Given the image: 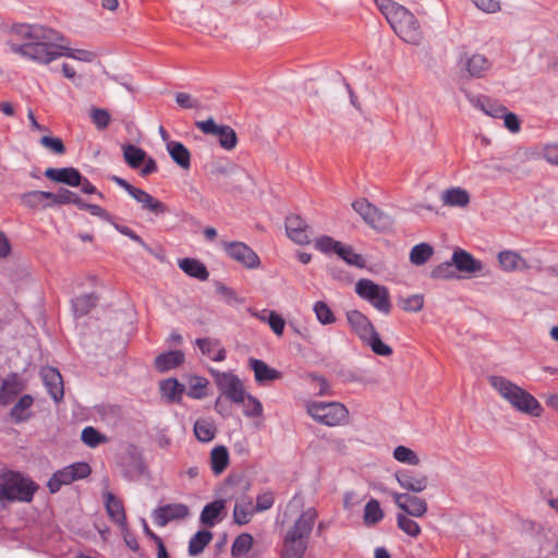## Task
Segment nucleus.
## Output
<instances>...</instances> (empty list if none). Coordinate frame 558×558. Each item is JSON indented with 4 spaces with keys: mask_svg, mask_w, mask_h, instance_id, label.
Wrapping results in <instances>:
<instances>
[{
    "mask_svg": "<svg viewBox=\"0 0 558 558\" xmlns=\"http://www.w3.org/2000/svg\"><path fill=\"white\" fill-rule=\"evenodd\" d=\"M97 303V298L93 293L80 295L72 301L73 310L76 315L87 314Z\"/></svg>",
    "mask_w": 558,
    "mask_h": 558,
    "instance_id": "48",
    "label": "nucleus"
},
{
    "mask_svg": "<svg viewBox=\"0 0 558 558\" xmlns=\"http://www.w3.org/2000/svg\"><path fill=\"white\" fill-rule=\"evenodd\" d=\"M457 66L461 78L471 80L484 77L489 71L492 63L482 53L463 50L459 52Z\"/></svg>",
    "mask_w": 558,
    "mask_h": 558,
    "instance_id": "8",
    "label": "nucleus"
},
{
    "mask_svg": "<svg viewBox=\"0 0 558 558\" xmlns=\"http://www.w3.org/2000/svg\"><path fill=\"white\" fill-rule=\"evenodd\" d=\"M384 518L378 500L371 499L364 507L363 520L366 525H375Z\"/></svg>",
    "mask_w": 558,
    "mask_h": 558,
    "instance_id": "44",
    "label": "nucleus"
},
{
    "mask_svg": "<svg viewBox=\"0 0 558 558\" xmlns=\"http://www.w3.org/2000/svg\"><path fill=\"white\" fill-rule=\"evenodd\" d=\"M40 144L45 148L51 150L52 153H54L57 155H62L65 151L63 142L58 137H52V136H47V135L43 136L40 138Z\"/></svg>",
    "mask_w": 558,
    "mask_h": 558,
    "instance_id": "61",
    "label": "nucleus"
},
{
    "mask_svg": "<svg viewBox=\"0 0 558 558\" xmlns=\"http://www.w3.org/2000/svg\"><path fill=\"white\" fill-rule=\"evenodd\" d=\"M316 519L317 512L314 508H308L300 514L283 537L281 558H302L304 556L307 549V539Z\"/></svg>",
    "mask_w": 558,
    "mask_h": 558,
    "instance_id": "1",
    "label": "nucleus"
},
{
    "mask_svg": "<svg viewBox=\"0 0 558 558\" xmlns=\"http://www.w3.org/2000/svg\"><path fill=\"white\" fill-rule=\"evenodd\" d=\"M275 497L271 492H265L259 494L256 499V506L254 507L256 512H263L272 507Z\"/></svg>",
    "mask_w": 558,
    "mask_h": 558,
    "instance_id": "63",
    "label": "nucleus"
},
{
    "mask_svg": "<svg viewBox=\"0 0 558 558\" xmlns=\"http://www.w3.org/2000/svg\"><path fill=\"white\" fill-rule=\"evenodd\" d=\"M60 57H69L83 62H93L96 53L84 49H72L60 45Z\"/></svg>",
    "mask_w": 558,
    "mask_h": 558,
    "instance_id": "52",
    "label": "nucleus"
},
{
    "mask_svg": "<svg viewBox=\"0 0 558 558\" xmlns=\"http://www.w3.org/2000/svg\"><path fill=\"white\" fill-rule=\"evenodd\" d=\"M452 266H454L452 264V259L450 262H445V263L439 264L432 270V274H430L432 278H434V279L454 278L456 275L452 271Z\"/></svg>",
    "mask_w": 558,
    "mask_h": 558,
    "instance_id": "60",
    "label": "nucleus"
},
{
    "mask_svg": "<svg viewBox=\"0 0 558 558\" xmlns=\"http://www.w3.org/2000/svg\"><path fill=\"white\" fill-rule=\"evenodd\" d=\"M543 158L550 165L558 166V144H547L542 150Z\"/></svg>",
    "mask_w": 558,
    "mask_h": 558,
    "instance_id": "64",
    "label": "nucleus"
},
{
    "mask_svg": "<svg viewBox=\"0 0 558 558\" xmlns=\"http://www.w3.org/2000/svg\"><path fill=\"white\" fill-rule=\"evenodd\" d=\"M391 496L397 507L403 511L402 513L414 518H422L427 513V502L417 496L396 492L391 493Z\"/></svg>",
    "mask_w": 558,
    "mask_h": 558,
    "instance_id": "15",
    "label": "nucleus"
},
{
    "mask_svg": "<svg viewBox=\"0 0 558 558\" xmlns=\"http://www.w3.org/2000/svg\"><path fill=\"white\" fill-rule=\"evenodd\" d=\"M253 545V537L250 534L243 533L239 535L231 547L232 556H243L250 551Z\"/></svg>",
    "mask_w": 558,
    "mask_h": 558,
    "instance_id": "54",
    "label": "nucleus"
},
{
    "mask_svg": "<svg viewBox=\"0 0 558 558\" xmlns=\"http://www.w3.org/2000/svg\"><path fill=\"white\" fill-rule=\"evenodd\" d=\"M487 380L490 387L509 404L513 401L515 395L522 389L520 386L504 376L492 375L488 376Z\"/></svg>",
    "mask_w": 558,
    "mask_h": 558,
    "instance_id": "24",
    "label": "nucleus"
},
{
    "mask_svg": "<svg viewBox=\"0 0 558 558\" xmlns=\"http://www.w3.org/2000/svg\"><path fill=\"white\" fill-rule=\"evenodd\" d=\"M194 434L202 442H208L215 438V424L207 418H199L194 424Z\"/></svg>",
    "mask_w": 558,
    "mask_h": 558,
    "instance_id": "41",
    "label": "nucleus"
},
{
    "mask_svg": "<svg viewBox=\"0 0 558 558\" xmlns=\"http://www.w3.org/2000/svg\"><path fill=\"white\" fill-rule=\"evenodd\" d=\"M225 509L223 500H215L213 502L207 504L202 513H201V522L207 526H214L222 510Z\"/></svg>",
    "mask_w": 558,
    "mask_h": 558,
    "instance_id": "38",
    "label": "nucleus"
},
{
    "mask_svg": "<svg viewBox=\"0 0 558 558\" xmlns=\"http://www.w3.org/2000/svg\"><path fill=\"white\" fill-rule=\"evenodd\" d=\"M397 525L403 533L413 538L420 536L422 532L420 524L405 513L397 514Z\"/></svg>",
    "mask_w": 558,
    "mask_h": 558,
    "instance_id": "45",
    "label": "nucleus"
},
{
    "mask_svg": "<svg viewBox=\"0 0 558 558\" xmlns=\"http://www.w3.org/2000/svg\"><path fill=\"white\" fill-rule=\"evenodd\" d=\"M25 389L24 383L16 374H12L2 380L0 387V403L7 405Z\"/></svg>",
    "mask_w": 558,
    "mask_h": 558,
    "instance_id": "26",
    "label": "nucleus"
},
{
    "mask_svg": "<svg viewBox=\"0 0 558 558\" xmlns=\"http://www.w3.org/2000/svg\"><path fill=\"white\" fill-rule=\"evenodd\" d=\"M145 471V463L140 456L130 454L125 458V461L123 462V473L128 480H138Z\"/></svg>",
    "mask_w": 558,
    "mask_h": 558,
    "instance_id": "35",
    "label": "nucleus"
},
{
    "mask_svg": "<svg viewBox=\"0 0 558 558\" xmlns=\"http://www.w3.org/2000/svg\"><path fill=\"white\" fill-rule=\"evenodd\" d=\"M347 319L359 339L369 347L373 353L379 356H390L392 354L391 347L383 342L378 331L366 315L357 310H351L347 313Z\"/></svg>",
    "mask_w": 558,
    "mask_h": 558,
    "instance_id": "3",
    "label": "nucleus"
},
{
    "mask_svg": "<svg viewBox=\"0 0 558 558\" xmlns=\"http://www.w3.org/2000/svg\"><path fill=\"white\" fill-rule=\"evenodd\" d=\"M160 392L170 402H178L184 392V386L175 378L165 379L160 383Z\"/></svg>",
    "mask_w": 558,
    "mask_h": 558,
    "instance_id": "37",
    "label": "nucleus"
},
{
    "mask_svg": "<svg viewBox=\"0 0 558 558\" xmlns=\"http://www.w3.org/2000/svg\"><path fill=\"white\" fill-rule=\"evenodd\" d=\"M434 254V248L427 243H420L412 247L410 252V262L413 265L421 266L429 260Z\"/></svg>",
    "mask_w": 558,
    "mask_h": 558,
    "instance_id": "43",
    "label": "nucleus"
},
{
    "mask_svg": "<svg viewBox=\"0 0 558 558\" xmlns=\"http://www.w3.org/2000/svg\"><path fill=\"white\" fill-rule=\"evenodd\" d=\"M40 375L51 398L59 402L64 395L63 380L59 371L54 367L46 366L40 371Z\"/></svg>",
    "mask_w": 558,
    "mask_h": 558,
    "instance_id": "20",
    "label": "nucleus"
},
{
    "mask_svg": "<svg viewBox=\"0 0 558 558\" xmlns=\"http://www.w3.org/2000/svg\"><path fill=\"white\" fill-rule=\"evenodd\" d=\"M375 3L396 35L409 34L420 29L417 19L405 7L393 0H375Z\"/></svg>",
    "mask_w": 558,
    "mask_h": 558,
    "instance_id": "4",
    "label": "nucleus"
},
{
    "mask_svg": "<svg viewBox=\"0 0 558 558\" xmlns=\"http://www.w3.org/2000/svg\"><path fill=\"white\" fill-rule=\"evenodd\" d=\"M286 231L288 236L299 245L308 244L313 234L310 226L295 215L287 217Z\"/></svg>",
    "mask_w": 558,
    "mask_h": 558,
    "instance_id": "16",
    "label": "nucleus"
},
{
    "mask_svg": "<svg viewBox=\"0 0 558 558\" xmlns=\"http://www.w3.org/2000/svg\"><path fill=\"white\" fill-rule=\"evenodd\" d=\"M210 174L213 179L226 190L238 189V183L246 177L243 171L230 163L215 165L210 170Z\"/></svg>",
    "mask_w": 558,
    "mask_h": 558,
    "instance_id": "14",
    "label": "nucleus"
},
{
    "mask_svg": "<svg viewBox=\"0 0 558 558\" xmlns=\"http://www.w3.org/2000/svg\"><path fill=\"white\" fill-rule=\"evenodd\" d=\"M195 125L203 133L215 135L223 149L232 150L235 148L238 144V136L231 126L217 124L213 118L205 121H197Z\"/></svg>",
    "mask_w": 558,
    "mask_h": 558,
    "instance_id": "11",
    "label": "nucleus"
},
{
    "mask_svg": "<svg viewBox=\"0 0 558 558\" xmlns=\"http://www.w3.org/2000/svg\"><path fill=\"white\" fill-rule=\"evenodd\" d=\"M315 247L324 254L337 253L340 248V241L332 239L329 235H322L315 240Z\"/></svg>",
    "mask_w": 558,
    "mask_h": 558,
    "instance_id": "56",
    "label": "nucleus"
},
{
    "mask_svg": "<svg viewBox=\"0 0 558 558\" xmlns=\"http://www.w3.org/2000/svg\"><path fill=\"white\" fill-rule=\"evenodd\" d=\"M267 324L276 336L281 337L283 335L286 322L277 312L271 311L270 315L267 316Z\"/></svg>",
    "mask_w": 558,
    "mask_h": 558,
    "instance_id": "62",
    "label": "nucleus"
},
{
    "mask_svg": "<svg viewBox=\"0 0 558 558\" xmlns=\"http://www.w3.org/2000/svg\"><path fill=\"white\" fill-rule=\"evenodd\" d=\"M213 534L209 531H198L189 543V554L196 556L210 543Z\"/></svg>",
    "mask_w": 558,
    "mask_h": 558,
    "instance_id": "46",
    "label": "nucleus"
},
{
    "mask_svg": "<svg viewBox=\"0 0 558 558\" xmlns=\"http://www.w3.org/2000/svg\"><path fill=\"white\" fill-rule=\"evenodd\" d=\"M12 33H14L15 35H23V36H27V35H51L52 33H54L52 29L44 26V25H39V24H17V25H14L11 29Z\"/></svg>",
    "mask_w": 558,
    "mask_h": 558,
    "instance_id": "49",
    "label": "nucleus"
},
{
    "mask_svg": "<svg viewBox=\"0 0 558 558\" xmlns=\"http://www.w3.org/2000/svg\"><path fill=\"white\" fill-rule=\"evenodd\" d=\"M44 174L47 179L56 183H63L72 187L80 186L82 182L80 171L73 167L48 168Z\"/></svg>",
    "mask_w": 558,
    "mask_h": 558,
    "instance_id": "22",
    "label": "nucleus"
},
{
    "mask_svg": "<svg viewBox=\"0 0 558 558\" xmlns=\"http://www.w3.org/2000/svg\"><path fill=\"white\" fill-rule=\"evenodd\" d=\"M440 199L445 206L465 207L470 203L469 193L462 187H451L445 190Z\"/></svg>",
    "mask_w": 558,
    "mask_h": 558,
    "instance_id": "32",
    "label": "nucleus"
},
{
    "mask_svg": "<svg viewBox=\"0 0 558 558\" xmlns=\"http://www.w3.org/2000/svg\"><path fill=\"white\" fill-rule=\"evenodd\" d=\"M395 476L398 484L408 492L418 494L428 486V477L423 473L403 470L398 471Z\"/></svg>",
    "mask_w": 558,
    "mask_h": 558,
    "instance_id": "19",
    "label": "nucleus"
},
{
    "mask_svg": "<svg viewBox=\"0 0 558 558\" xmlns=\"http://www.w3.org/2000/svg\"><path fill=\"white\" fill-rule=\"evenodd\" d=\"M105 497V506L108 515L119 526L125 527L126 525V517L124 512V507L121 500H119L112 493L106 492L104 493Z\"/></svg>",
    "mask_w": 558,
    "mask_h": 558,
    "instance_id": "29",
    "label": "nucleus"
},
{
    "mask_svg": "<svg viewBox=\"0 0 558 558\" xmlns=\"http://www.w3.org/2000/svg\"><path fill=\"white\" fill-rule=\"evenodd\" d=\"M223 250L230 258L238 262L245 268L256 269L260 265L258 255L243 242H225Z\"/></svg>",
    "mask_w": 558,
    "mask_h": 558,
    "instance_id": "13",
    "label": "nucleus"
},
{
    "mask_svg": "<svg viewBox=\"0 0 558 558\" xmlns=\"http://www.w3.org/2000/svg\"><path fill=\"white\" fill-rule=\"evenodd\" d=\"M131 197L141 205L142 210L148 211L155 216H162L169 213V208L165 203L142 189L137 187L135 192L132 193Z\"/></svg>",
    "mask_w": 558,
    "mask_h": 558,
    "instance_id": "23",
    "label": "nucleus"
},
{
    "mask_svg": "<svg viewBox=\"0 0 558 558\" xmlns=\"http://www.w3.org/2000/svg\"><path fill=\"white\" fill-rule=\"evenodd\" d=\"M510 405L515 411L533 417H539L543 413V407L538 400L523 388L515 395Z\"/></svg>",
    "mask_w": 558,
    "mask_h": 558,
    "instance_id": "18",
    "label": "nucleus"
},
{
    "mask_svg": "<svg viewBox=\"0 0 558 558\" xmlns=\"http://www.w3.org/2000/svg\"><path fill=\"white\" fill-rule=\"evenodd\" d=\"M82 440L89 447H96L99 444L104 442L106 440V437L102 436L94 427L88 426L82 430Z\"/></svg>",
    "mask_w": 558,
    "mask_h": 558,
    "instance_id": "59",
    "label": "nucleus"
},
{
    "mask_svg": "<svg viewBox=\"0 0 558 558\" xmlns=\"http://www.w3.org/2000/svg\"><path fill=\"white\" fill-rule=\"evenodd\" d=\"M392 456L398 462L403 464L416 466L421 463L418 454L411 448L402 445L395 448Z\"/></svg>",
    "mask_w": 558,
    "mask_h": 558,
    "instance_id": "47",
    "label": "nucleus"
},
{
    "mask_svg": "<svg viewBox=\"0 0 558 558\" xmlns=\"http://www.w3.org/2000/svg\"><path fill=\"white\" fill-rule=\"evenodd\" d=\"M184 362V354L182 351H169L161 353L155 359V367L158 372H168L174 367H178Z\"/></svg>",
    "mask_w": 558,
    "mask_h": 558,
    "instance_id": "31",
    "label": "nucleus"
},
{
    "mask_svg": "<svg viewBox=\"0 0 558 558\" xmlns=\"http://www.w3.org/2000/svg\"><path fill=\"white\" fill-rule=\"evenodd\" d=\"M34 399L31 395L22 396L10 411V416L15 423L27 421L31 417V408Z\"/></svg>",
    "mask_w": 558,
    "mask_h": 558,
    "instance_id": "36",
    "label": "nucleus"
},
{
    "mask_svg": "<svg viewBox=\"0 0 558 558\" xmlns=\"http://www.w3.org/2000/svg\"><path fill=\"white\" fill-rule=\"evenodd\" d=\"M229 464V453L225 446L215 447L210 452V465L215 474H221Z\"/></svg>",
    "mask_w": 558,
    "mask_h": 558,
    "instance_id": "39",
    "label": "nucleus"
},
{
    "mask_svg": "<svg viewBox=\"0 0 558 558\" xmlns=\"http://www.w3.org/2000/svg\"><path fill=\"white\" fill-rule=\"evenodd\" d=\"M336 254L350 266L356 268H364L366 266L364 257L355 253L352 246L342 242Z\"/></svg>",
    "mask_w": 558,
    "mask_h": 558,
    "instance_id": "40",
    "label": "nucleus"
},
{
    "mask_svg": "<svg viewBox=\"0 0 558 558\" xmlns=\"http://www.w3.org/2000/svg\"><path fill=\"white\" fill-rule=\"evenodd\" d=\"M146 151L135 145L123 146V157L125 162L133 169H137L146 159Z\"/></svg>",
    "mask_w": 558,
    "mask_h": 558,
    "instance_id": "42",
    "label": "nucleus"
},
{
    "mask_svg": "<svg viewBox=\"0 0 558 558\" xmlns=\"http://www.w3.org/2000/svg\"><path fill=\"white\" fill-rule=\"evenodd\" d=\"M452 264L457 270L466 274L474 275L481 272L484 269V265L481 260L474 258L469 252L457 248L452 254Z\"/></svg>",
    "mask_w": 558,
    "mask_h": 558,
    "instance_id": "21",
    "label": "nucleus"
},
{
    "mask_svg": "<svg viewBox=\"0 0 558 558\" xmlns=\"http://www.w3.org/2000/svg\"><path fill=\"white\" fill-rule=\"evenodd\" d=\"M248 364H250V367L253 369L255 380L258 384L274 381L281 377L280 372L270 367L268 364H266L262 360L251 357L248 360Z\"/></svg>",
    "mask_w": 558,
    "mask_h": 558,
    "instance_id": "28",
    "label": "nucleus"
},
{
    "mask_svg": "<svg viewBox=\"0 0 558 558\" xmlns=\"http://www.w3.org/2000/svg\"><path fill=\"white\" fill-rule=\"evenodd\" d=\"M254 512L255 509L253 508L251 501H248L246 505L235 504L233 510V518L235 523L240 525L246 524L251 520Z\"/></svg>",
    "mask_w": 558,
    "mask_h": 558,
    "instance_id": "55",
    "label": "nucleus"
},
{
    "mask_svg": "<svg viewBox=\"0 0 558 558\" xmlns=\"http://www.w3.org/2000/svg\"><path fill=\"white\" fill-rule=\"evenodd\" d=\"M22 45L11 44V49L24 58L47 64L60 57V45L41 40V37H28Z\"/></svg>",
    "mask_w": 558,
    "mask_h": 558,
    "instance_id": "5",
    "label": "nucleus"
},
{
    "mask_svg": "<svg viewBox=\"0 0 558 558\" xmlns=\"http://www.w3.org/2000/svg\"><path fill=\"white\" fill-rule=\"evenodd\" d=\"M23 206L29 209H47L53 207L52 192L29 191L20 196Z\"/></svg>",
    "mask_w": 558,
    "mask_h": 558,
    "instance_id": "25",
    "label": "nucleus"
},
{
    "mask_svg": "<svg viewBox=\"0 0 558 558\" xmlns=\"http://www.w3.org/2000/svg\"><path fill=\"white\" fill-rule=\"evenodd\" d=\"M400 305L405 312L416 313L424 306V298L422 294H413L400 300Z\"/></svg>",
    "mask_w": 558,
    "mask_h": 558,
    "instance_id": "58",
    "label": "nucleus"
},
{
    "mask_svg": "<svg viewBox=\"0 0 558 558\" xmlns=\"http://www.w3.org/2000/svg\"><path fill=\"white\" fill-rule=\"evenodd\" d=\"M244 407V415L247 417H262L263 415V405L259 400L255 397L248 395L244 396V401L242 402Z\"/></svg>",
    "mask_w": 558,
    "mask_h": 558,
    "instance_id": "57",
    "label": "nucleus"
},
{
    "mask_svg": "<svg viewBox=\"0 0 558 558\" xmlns=\"http://www.w3.org/2000/svg\"><path fill=\"white\" fill-rule=\"evenodd\" d=\"M90 466L85 462H75L53 473L48 481L50 493H57L63 485L83 480L90 474Z\"/></svg>",
    "mask_w": 558,
    "mask_h": 558,
    "instance_id": "9",
    "label": "nucleus"
},
{
    "mask_svg": "<svg viewBox=\"0 0 558 558\" xmlns=\"http://www.w3.org/2000/svg\"><path fill=\"white\" fill-rule=\"evenodd\" d=\"M313 311L316 315L317 320L323 325H330L336 322V316L328 304L324 301H317Z\"/></svg>",
    "mask_w": 558,
    "mask_h": 558,
    "instance_id": "51",
    "label": "nucleus"
},
{
    "mask_svg": "<svg viewBox=\"0 0 558 558\" xmlns=\"http://www.w3.org/2000/svg\"><path fill=\"white\" fill-rule=\"evenodd\" d=\"M355 293L384 314H388L391 310L388 289L371 279H360L355 283Z\"/></svg>",
    "mask_w": 558,
    "mask_h": 558,
    "instance_id": "7",
    "label": "nucleus"
},
{
    "mask_svg": "<svg viewBox=\"0 0 558 558\" xmlns=\"http://www.w3.org/2000/svg\"><path fill=\"white\" fill-rule=\"evenodd\" d=\"M180 269L187 276L205 281L209 277V272L205 265L194 258H182L178 263Z\"/></svg>",
    "mask_w": 558,
    "mask_h": 558,
    "instance_id": "33",
    "label": "nucleus"
},
{
    "mask_svg": "<svg viewBox=\"0 0 558 558\" xmlns=\"http://www.w3.org/2000/svg\"><path fill=\"white\" fill-rule=\"evenodd\" d=\"M497 258L500 267L505 271L527 270L530 268L527 262L514 251H501Z\"/></svg>",
    "mask_w": 558,
    "mask_h": 558,
    "instance_id": "27",
    "label": "nucleus"
},
{
    "mask_svg": "<svg viewBox=\"0 0 558 558\" xmlns=\"http://www.w3.org/2000/svg\"><path fill=\"white\" fill-rule=\"evenodd\" d=\"M470 102L482 110L485 114L493 117V118H499L501 114L505 113L506 107L497 101H493L489 98L486 97H469Z\"/></svg>",
    "mask_w": 558,
    "mask_h": 558,
    "instance_id": "34",
    "label": "nucleus"
},
{
    "mask_svg": "<svg viewBox=\"0 0 558 558\" xmlns=\"http://www.w3.org/2000/svg\"><path fill=\"white\" fill-rule=\"evenodd\" d=\"M189 513L190 511L187 506L183 504H169L155 509L153 512V519L158 526H165L172 520L186 518Z\"/></svg>",
    "mask_w": 558,
    "mask_h": 558,
    "instance_id": "17",
    "label": "nucleus"
},
{
    "mask_svg": "<svg viewBox=\"0 0 558 558\" xmlns=\"http://www.w3.org/2000/svg\"><path fill=\"white\" fill-rule=\"evenodd\" d=\"M166 148L173 162H175L183 170L190 169L191 154L182 143L175 141H168L166 144Z\"/></svg>",
    "mask_w": 558,
    "mask_h": 558,
    "instance_id": "30",
    "label": "nucleus"
},
{
    "mask_svg": "<svg viewBox=\"0 0 558 558\" xmlns=\"http://www.w3.org/2000/svg\"><path fill=\"white\" fill-rule=\"evenodd\" d=\"M215 381L218 389L230 401L240 403L244 401V387L242 381L232 373L215 372Z\"/></svg>",
    "mask_w": 558,
    "mask_h": 558,
    "instance_id": "12",
    "label": "nucleus"
},
{
    "mask_svg": "<svg viewBox=\"0 0 558 558\" xmlns=\"http://www.w3.org/2000/svg\"><path fill=\"white\" fill-rule=\"evenodd\" d=\"M208 381L203 377H192L189 381L187 396L193 399H203L206 396Z\"/></svg>",
    "mask_w": 558,
    "mask_h": 558,
    "instance_id": "53",
    "label": "nucleus"
},
{
    "mask_svg": "<svg viewBox=\"0 0 558 558\" xmlns=\"http://www.w3.org/2000/svg\"><path fill=\"white\" fill-rule=\"evenodd\" d=\"M81 202L82 199L76 193L68 189L60 187L57 192H52V203L54 206L73 204L78 207Z\"/></svg>",
    "mask_w": 558,
    "mask_h": 558,
    "instance_id": "50",
    "label": "nucleus"
},
{
    "mask_svg": "<svg viewBox=\"0 0 558 558\" xmlns=\"http://www.w3.org/2000/svg\"><path fill=\"white\" fill-rule=\"evenodd\" d=\"M37 485L21 473L5 471L0 473V502H29Z\"/></svg>",
    "mask_w": 558,
    "mask_h": 558,
    "instance_id": "2",
    "label": "nucleus"
},
{
    "mask_svg": "<svg viewBox=\"0 0 558 558\" xmlns=\"http://www.w3.org/2000/svg\"><path fill=\"white\" fill-rule=\"evenodd\" d=\"M310 416L320 424L337 426L348 421L349 411L339 402H312L307 404Z\"/></svg>",
    "mask_w": 558,
    "mask_h": 558,
    "instance_id": "6",
    "label": "nucleus"
},
{
    "mask_svg": "<svg viewBox=\"0 0 558 558\" xmlns=\"http://www.w3.org/2000/svg\"><path fill=\"white\" fill-rule=\"evenodd\" d=\"M352 208L372 228L386 230L391 228V218L373 206L366 198H359L352 203Z\"/></svg>",
    "mask_w": 558,
    "mask_h": 558,
    "instance_id": "10",
    "label": "nucleus"
}]
</instances>
